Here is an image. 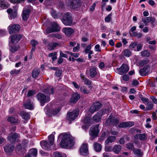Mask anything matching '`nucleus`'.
<instances>
[{
    "instance_id": "obj_1",
    "label": "nucleus",
    "mask_w": 157,
    "mask_h": 157,
    "mask_svg": "<svg viewBox=\"0 0 157 157\" xmlns=\"http://www.w3.org/2000/svg\"><path fill=\"white\" fill-rule=\"evenodd\" d=\"M74 138L71 135L65 134L63 136L60 144L63 148H70L74 145Z\"/></svg>"
},
{
    "instance_id": "obj_2",
    "label": "nucleus",
    "mask_w": 157,
    "mask_h": 157,
    "mask_svg": "<svg viewBox=\"0 0 157 157\" xmlns=\"http://www.w3.org/2000/svg\"><path fill=\"white\" fill-rule=\"evenodd\" d=\"M61 20L63 24L66 26H71L73 25V18L69 13H64Z\"/></svg>"
},
{
    "instance_id": "obj_3",
    "label": "nucleus",
    "mask_w": 157,
    "mask_h": 157,
    "mask_svg": "<svg viewBox=\"0 0 157 157\" xmlns=\"http://www.w3.org/2000/svg\"><path fill=\"white\" fill-rule=\"evenodd\" d=\"M36 97L40 102L42 106H43L45 103L49 102L50 100L49 97H47L43 93L40 92L36 95Z\"/></svg>"
},
{
    "instance_id": "obj_4",
    "label": "nucleus",
    "mask_w": 157,
    "mask_h": 157,
    "mask_svg": "<svg viewBox=\"0 0 157 157\" xmlns=\"http://www.w3.org/2000/svg\"><path fill=\"white\" fill-rule=\"evenodd\" d=\"M51 27H48L46 30V32L48 34L55 32H59L60 30V27L55 22L51 23Z\"/></svg>"
},
{
    "instance_id": "obj_5",
    "label": "nucleus",
    "mask_w": 157,
    "mask_h": 157,
    "mask_svg": "<svg viewBox=\"0 0 157 157\" xmlns=\"http://www.w3.org/2000/svg\"><path fill=\"white\" fill-rule=\"evenodd\" d=\"M79 114V111L78 109H75L72 111L68 113L67 114L66 119L68 120L71 124V121H74L77 117Z\"/></svg>"
},
{
    "instance_id": "obj_6",
    "label": "nucleus",
    "mask_w": 157,
    "mask_h": 157,
    "mask_svg": "<svg viewBox=\"0 0 157 157\" xmlns=\"http://www.w3.org/2000/svg\"><path fill=\"white\" fill-rule=\"evenodd\" d=\"M21 28L20 26L18 24H11L7 28L9 34L16 33H18Z\"/></svg>"
},
{
    "instance_id": "obj_7",
    "label": "nucleus",
    "mask_w": 157,
    "mask_h": 157,
    "mask_svg": "<svg viewBox=\"0 0 157 157\" xmlns=\"http://www.w3.org/2000/svg\"><path fill=\"white\" fill-rule=\"evenodd\" d=\"M99 124H97L93 125L90 128L89 134L93 137L96 138L98 136L99 132Z\"/></svg>"
},
{
    "instance_id": "obj_8",
    "label": "nucleus",
    "mask_w": 157,
    "mask_h": 157,
    "mask_svg": "<svg viewBox=\"0 0 157 157\" xmlns=\"http://www.w3.org/2000/svg\"><path fill=\"white\" fill-rule=\"evenodd\" d=\"M66 3L69 6H71L73 9L78 8L81 5L80 0H66Z\"/></svg>"
},
{
    "instance_id": "obj_9",
    "label": "nucleus",
    "mask_w": 157,
    "mask_h": 157,
    "mask_svg": "<svg viewBox=\"0 0 157 157\" xmlns=\"http://www.w3.org/2000/svg\"><path fill=\"white\" fill-rule=\"evenodd\" d=\"M102 106V105L98 102L94 103L90 107L89 109V112L93 114L100 109Z\"/></svg>"
},
{
    "instance_id": "obj_10",
    "label": "nucleus",
    "mask_w": 157,
    "mask_h": 157,
    "mask_svg": "<svg viewBox=\"0 0 157 157\" xmlns=\"http://www.w3.org/2000/svg\"><path fill=\"white\" fill-rule=\"evenodd\" d=\"M104 109H101V111L98 112L93 117L94 121L97 123L100 122L102 116L104 114Z\"/></svg>"
},
{
    "instance_id": "obj_11",
    "label": "nucleus",
    "mask_w": 157,
    "mask_h": 157,
    "mask_svg": "<svg viewBox=\"0 0 157 157\" xmlns=\"http://www.w3.org/2000/svg\"><path fill=\"white\" fill-rule=\"evenodd\" d=\"M88 144H82L79 150V152L81 155L86 156L88 155Z\"/></svg>"
},
{
    "instance_id": "obj_12",
    "label": "nucleus",
    "mask_w": 157,
    "mask_h": 157,
    "mask_svg": "<svg viewBox=\"0 0 157 157\" xmlns=\"http://www.w3.org/2000/svg\"><path fill=\"white\" fill-rule=\"evenodd\" d=\"M129 69V67L127 65L123 64L120 68H117V70L119 74L122 75L126 73L128 71Z\"/></svg>"
},
{
    "instance_id": "obj_13",
    "label": "nucleus",
    "mask_w": 157,
    "mask_h": 157,
    "mask_svg": "<svg viewBox=\"0 0 157 157\" xmlns=\"http://www.w3.org/2000/svg\"><path fill=\"white\" fill-rule=\"evenodd\" d=\"M80 98L79 94L77 93L73 94L70 99V102L75 103Z\"/></svg>"
},
{
    "instance_id": "obj_14",
    "label": "nucleus",
    "mask_w": 157,
    "mask_h": 157,
    "mask_svg": "<svg viewBox=\"0 0 157 157\" xmlns=\"http://www.w3.org/2000/svg\"><path fill=\"white\" fill-rule=\"evenodd\" d=\"M134 125V123L133 122L128 121L120 123L118 125V127L121 128H125L127 127H131Z\"/></svg>"
},
{
    "instance_id": "obj_15",
    "label": "nucleus",
    "mask_w": 157,
    "mask_h": 157,
    "mask_svg": "<svg viewBox=\"0 0 157 157\" xmlns=\"http://www.w3.org/2000/svg\"><path fill=\"white\" fill-rule=\"evenodd\" d=\"M63 31L68 36H70L74 32V30L70 27H66L63 28Z\"/></svg>"
},
{
    "instance_id": "obj_16",
    "label": "nucleus",
    "mask_w": 157,
    "mask_h": 157,
    "mask_svg": "<svg viewBox=\"0 0 157 157\" xmlns=\"http://www.w3.org/2000/svg\"><path fill=\"white\" fill-rule=\"evenodd\" d=\"M25 150V147L22 146L21 144H19L16 147V152L19 155H23L24 154Z\"/></svg>"
},
{
    "instance_id": "obj_17",
    "label": "nucleus",
    "mask_w": 157,
    "mask_h": 157,
    "mask_svg": "<svg viewBox=\"0 0 157 157\" xmlns=\"http://www.w3.org/2000/svg\"><path fill=\"white\" fill-rule=\"evenodd\" d=\"M40 144L43 148L47 150L50 149V147L52 145L46 140L41 141Z\"/></svg>"
},
{
    "instance_id": "obj_18",
    "label": "nucleus",
    "mask_w": 157,
    "mask_h": 157,
    "mask_svg": "<svg viewBox=\"0 0 157 157\" xmlns=\"http://www.w3.org/2000/svg\"><path fill=\"white\" fill-rule=\"evenodd\" d=\"M14 149V147L12 145L6 144L4 147L5 151L8 154H11Z\"/></svg>"
},
{
    "instance_id": "obj_19",
    "label": "nucleus",
    "mask_w": 157,
    "mask_h": 157,
    "mask_svg": "<svg viewBox=\"0 0 157 157\" xmlns=\"http://www.w3.org/2000/svg\"><path fill=\"white\" fill-rule=\"evenodd\" d=\"M18 138V135L17 133H11L8 136L7 139L10 142H14Z\"/></svg>"
},
{
    "instance_id": "obj_20",
    "label": "nucleus",
    "mask_w": 157,
    "mask_h": 157,
    "mask_svg": "<svg viewBox=\"0 0 157 157\" xmlns=\"http://www.w3.org/2000/svg\"><path fill=\"white\" fill-rule=\"evenodd\" d=\"M61 45V44L59 43L52 42L49 43L48 48L50 50L52 51L57 46H60Z\"/></svg>"
},
{
    "instance_id": "obj_21",
    "label": "nucleus",
    "mask_w": 157,
    "mask_h": 157,
    "mask_svg": "<svg viewBox=\"0 0 157 157\" xmlns=\"http://www.w3.org/2000/svg\"><path fill=\"white\" fill-rule=\"evenodd\" d=\"M81 78L84 82V84L86 85L91 86L92 85V82L85 77V76L82 74H80Z\"/></svg>"
},
{
    "instance_id": "obj_22",
    "label": "nucleus",
    "mask_w": 157,
    "mask_h": 157,
    "mask_svg": "<svg viewBox=\"0 0 157 157\" xmlns=\"http://www.w3.org/2000/svg\"><path fill=\"white\" fill-rule=\"evenodd\" d=\"M148 67L149 66L147 65L139 70V72L141 76H144L147 74L148 72Z\"/></svg>"
},
{
    "instance_id": "obj_23",
    "label": "nucleus",
    "mask_w": 157,
    "mask_h": 157,
    "mask_svg": "<svg viewBox=\"0 0 157 157\" xmlns=\"http://www.w3.org/2000/svg\"><path fill=\"white\" fill-rule=\"evenodd\" d=\"M43 92L47 94H53L54 93V89L52 87L49 86L45 88Z\"/></svg>"
},
{
    "instance_id": "obj_24",
    "label": "nucleus",
    "mask_w": 157,
    "mask_h": 157,
    "mask_svg": "<svg viewBox=\"0 0 157 157\" xmlns=\"http://www.w3.org/2000/svg\"><path fill=\"white\" fill-rule=\"evenodd\" d=\"M25 36L21 34H15L10 35L9 37L10 39H24Z\"/></svg>"
},
{
    "instance_id": "obj_25",
    "label": "nucleus",
    "mask_w": 157,
    "mask_h": 157,
    "mask_svg": "<svg viewBox=\"0 0 157 157\" xmlns=\"http://www.w3.org/2000/svg\"><path fill=\"white\" fill-rule=\"evenodd\" d=\"M8 121L11 123L14 124H18L20 122L17 118L13 117H9L8 118Z\"/></svg>"
},
{
    "instance_id": "obj_26",
    "label": "nucleus",
    "mask_w": 157,
    "mask_h": 157,
    "mask_svg": "<svg viewBox=\"0 0 157 157\" xmlns=\"http://www.w3.org/2000/svg\"><path fill=\"white\" fill-rule=\"evenodd\" d=\"M97 74L96 69L95 67H91L89 70L90 75L91 78H94L95 76Z\"/></svg>"
},
{
    "instance_id": "obj_27",
    "label": "nucleus",
    "mask_w": 157,
    "mask_h": 157,
    "mask_svg": "<svg viewBox=\"0 0 157 157\" xmlns=\"http://www.w3.org/2000/svg\"><path fill=\"white\" fill-rule=\"evenodd\" d=\"M29 13L30 11L28 9L24 10L22 14V19L24 21L27 20L29 17Z\"/></svg>"
},
{
    "instance_id": "obj_28",
    "label": "nucleus",
    "mask_w": 157,
    "mask_h": 157,
    "mask_svg": "<svg viewBox=\"0 0 157 157\" xmlns=\"http://www.w3.org/2000/svg\"><path fill=\"white\" fill-rule=\"evenodd\" d=\"M9 6V4L4 0H0V8L2 9H6Z\"/></svg>"
},
{
    "instance_id": "obj_29",
    "label": "nucleus",
    "mask_w": 157,
    "mask_h": 157,
    "mask_svg": "<svg viewBox=\"0 0 157 157\" xmlns=\"http://www.w3.org/2000/svg\"><path fill=\"white\" fill-rule=\"evenodd\" d=\"M122 149L121 146L119 145H115L112 149V151L115 154L119 153Z\"/></svg>"
},
{
    "instance_id": "obj_30",
    "label": "nucleus",
    "mask_w": 157,
    "mask_h": 157,
    "mask_svg": "<svg viewBox=\"0 0 157 157\" xmlns=\"http://www.w3.org/2000/svg\"><path fill=\"white\" fill-rule=\"evenodd\" d=\"M133 152L134 153V154L136 155L137 157H142L143 155V152L140 149L137 148L134 149L133 151Z\"/></svg>"
},
{
    "instance_id": "obj_31",
    "label": "nucleus",
    "mask_w": 157,
    "mask_h": 157,
    "mask_svg": "<svg viewBox=\"0 0 157 157\" xmlns=\"http://www.w3.org/2000/svg\"><path fill=\"white\" fill-rule=\"evenodd\" d=\"M32 103L31 102L30 100L28 99V101L24 103V105L26 109H33Z\"/></svg>"
},
{
    "instance_id": "obj_32",
    "label": "nucleus",
    "mask_w": 157,
    "mask_h": 157,
    "mask_svg": "<svg viewBox=\"0 0 157 157\" xmlns=\"http://www.w3.org/2000/svg\"><path fill=\"white\" fill-rule=\"evenodd\" d=\"M94 147L96 152H99L101 150L102 146L100 144L97 142H94Z\"/></svg>"
},
{
    "instance_id": "obj_33",
    "label": "nucleus",
    "mask_w": 157,
    "mask_h": 157,
    "mask_svg": "<svg viewBox=\"0 0 157 157\" xmlns=\"http://www.w3.org/2000/svg\"><path fill=\"white\" fill-rule=\"evenodd\" d=\"M40 73V70L38 68L34 69L32 71V76L33 78H36Z\"/></svg>"
},
{
    "instance_id": "obj_34",
    "label": "nucleus",
    "mask_w": 157,
    "mask_h": 157,
    "mask_svg": "<svg viewBox=\"0 0 157 157\" xmlns=\"http://www.w3.org/2000/svg\"><path fill=\"white\" fill-rule=\"evenodd\" d=\"M10 51L12 53H14L15 52L17 51L19 48V45H12L11 44L9 45Z\"/></svg>"
},
{
    "instance_id": "obj_35",
    "label": "nucleus",
    "mask_w": 157,
    "mask_h": 157,
    "mask_svg": "<svg viewBox=\"0 0 157 157\" xmlns=\"http://www.w3.org/2000/svg\"><path fill=\"white\" fill-rule=\"evenodd\" d=\"M20 115L22 118L25 120H27L30 118V114L25 112H21Z\"/></svg>"
},
{
    "instance_id": "obj_36",
    "label": "nucleus",
    "mask_w": 157,
    "mask_h": 157,
    "mask_svg": "<svg viewBox=\"0 0 157 157\" xmlns=\"http://www.w3.org/2000/svg\"><path fill=\"white\" fill-rule=\"evenodd\" d=\"M134 138L136 139H139L140 140H146V136L144 133L137 134L134 136Z\"/></svg>"
},
{
    "instance_id": "obj_37",
    "label": "nucleus",
    "mask_w": 157,
    "mask_h": 157,
    "mask_svg": "<svg viewBox=\"0 0 157 157\" xmlns=\"http://www.w3.org/2000/svg\"><path fill=\"white\" fill-rule=\"evenodd\" d=\"M90 117H86L83 120V122L87 126H89L91 124Z\"/></svg>"
},
{
    "instance_id": "obj_38",
    "label": "nucleus",
    "mask_w": 157,
    "mask_h": 157,
    "mask_svg": "<svg viewBox=\"0 0 157 157\" xmlns=\"http://www.w3.org/2000/svg\"><path fill=\"white\" fill-rule=\"evenodd\" d=\"M116 140V137L113 136H110L105 141V143L106 144H108L110 143H112L114 142Z\"/></svg>"
},
{
    "instance_id": "obj_39",
    "label": "nucleus",
    "mask_w": 157,
    "mask_h": 157,
    "mask_svg": "<svg viewBox=\"0 0 157 157\" xmlns=\"http://www.w3.org/2000/svg\"><path fill=\"white\" fill-rule=\"evenodd\" d=\"M30 43L32 46V48L31 49V52H33L35 51V46L37 45L38 44V42L35 40H32Z\"/></svg>"
},
{
    "instance_id": "obj_40",
    "label": "nucleus",
    "mask_w": 157,
    "mask_h": 157,
    "mask_svg": "<svg viewBox=\"0 0 157 157\" xmlns=\"http://www.w3.org/2000/svg\"><path fill=\"white\" fill-rule=\"evenodd\" d=\"M149 62V61L148 59H144L140 61L139 64L140 66L142 67L148 64Z\"/></svg>"
},
{
    "instance_id": "obj_41",
    "label": "nucleus",
    "mask_w": 157,
    "mask_h": 157,
    "mask_svg": "<svg viewBox=\"0 0 157 157\" xmlns=\"http://www.w3.org/2000/svg\"><path fill=\"white\" fill-rule=\"evenodd\" d=\"M51 38H57L59 39L62 38V36L59 33H52L49 35Z\"/></svg>"
},
{
    "instance_id": "obj_42",
    "label": "nucleus",
    "mask_w": 157,
    "mask_h": 157,
    "mask_svg": "<svg viewBox=\"0 0 157 157\" xmlns=\"http://www.w3.org/2000/svg\"><path fill=\"white\" fill-rule=\"evenodd\" d=\"M152 18V17H145L144 18H142V20L145 24V25H147V23L150 22L151 21Z\"/></svg>"
},
{
    "instance_id": "obj_43",
    "label": "nucleus",
    "mask_w": 157,
    "mask_h": 157,
    "mask_svg": "<svg viewBox=\"0 0 157 157\" xmlns=\"http://www.w3.org/2000/svg\"><path fill=\"white\" fill-rule=\"evenodd\" d=\"M123 55L126 57H129L131 55V51L128 49L124 50L122 52Z\"/></svg>"
},
{
    "instance_id": "obj_44",
    "label": "nucleus",
    "mask_w": 157,
    "mask_h": 157,
    "mask_svg": "<svg viewBox=\"0 0 157 157\" xmlns=\"http://www.w3.org/2000/svg\"><path fill=\"white\" fill-rule=\"evenodd\" d=\"M119 123V120L112 116L111 124L117 126Z\"/></svg>"
},
{
    "instance_id": "obj_45",
    "label": "nucleus",
    "mask_w": 157,
    "mask_h": 157,
    "mask_svg": "<svg viewBox=\"0 0 157 157\" xmlns=\"http://www.w3.org/2000/svg\"><path fill=\"white\" fill-rule=\"evenodd\" d=\"M146 109L147 110H151L153 107V103L151 101H149L146 104Z\"/></svg>"
},
{
    "instance_id": "obj_46",
    "label": "nucleus",
    "mask_w": 157,
    "mask_h": 157,
    "mask_svg": "<svg viewBox=\"0 0 157 157\" xmlns=\"http://www.w3.org/2000/svg\"><path fill=\"white\" fill-rule=\"evenodd\" d=\"M21 72V70H17L14 69L12 70L10 72V74L14 76H16L18 75Z\"/></svg>"
},
{
    "instance_id": "obj_47",
    "label": "nucleus",
    "mask_w": 157,
    "mask_h": 157,
    "mask_svg": "<svg viewBox=\"0 0 157 157\" xmlns=\"http://www.w3.org/2000/svg\"><path fill=\"white\" fill-rule=\"evenodd\" d=\"M126 147L129 150H133L135 149L133 144L132 143H128L126 144Z\"/></svg>"
},
{
    "instance_id": "obj_48",
    "label": "nucleus",
    "mask_w": 157,
    "mask_h": 157,
    "mask_svg": "<svg viewBox=\"0 0 157 157\" xmlns=\"http://www.w3.org/2000/svg\"><path fill=\"white\" fill-rule=\"evenodd\" d=\"M49 143L51 145H53L54 140V136L52 134L50 135L48 137Z\"/></svg>"
},
{
    "instance_id": "obj_49",
    "label": "nucleus",
    "mask_w": 157,
    "mask_h": 157,
    "mask_svg": "<svg viewBox=\"0 0 157 157\" xmlns=\"http://www.w3.org/2000/svg\"><path fill=\"white\" fill-rule=\"evenodd\" d=\"M141 56L143 57H149L150 55V53L147 50H144L141 52Z\"/></svg>"
},
{
    "instance_id": "obj_50",
    "label": "nucleus",
    "mask_w": 157,
    "mask_h": 157,
    "mask_svg": "<svg viewBox=\"0 0 157 157\" xmlns=\"http://www.w3.org/2000/svg\"><path fill=\"white\" fill-rule=\"evenodd\" d=\"M36 94V91L34 90H30L27 94V96L31 97L33 96Z\"/></svg>"
},
{
    "instance_id": "obj_51",
    "label": "nucleus",
    "mask_w": 157,
    "mask_h": 157,
    "mask_svg": "<svg viewBox=\"0 0 157 157\" xmlns=\"http://www.w3.org/2000/svg\"><path fill=\"white\" fill-rule=\"evenodd\" d=\"M80 91L82 93L84 94H88L90 93V91L89 90H86L85 87L82 86L80 88Z\"/></svg>"
},
{
    "instance_id": "obj_52",
    "label": "nucleus",
    "mask_w": 157,
    "mask_h": 157,
    "mask_svg": "<svg viewBox=\"0 0 157 157\" xmlns=\"http://www.w3.org/2000/svg\"><path fill=\"white\" fill-rule=\"evenodd\" d=\"M19 40H10L9 41V45L10 44L12 45H16L15 44H17L19 41Z\"/></svg>"
},
{
    "instance_id": "obj_53",
    "label": "nucleus",
    "mask_w": 157,
    "mask_h": 157,
    "mask_svg": "<svg viewBox=\"0 0 157 157\" xmlns=\"http://www.w3.org/2000/svg\"><path fill=\"white\" fill-rule=\"evenodd\" d=\"M111 16L112 13H110L109 14L107 17H105V21L107 22H109L112 18L111 17Z\"/></svg>"
},
{
    "instance_id": "obj_54",
    "label": "nucleus",
    "mask_w": 157,
    "mask_h": 157,
    "mask_svg": "<svg viewBox=\"0 0 157 157\" xmlns=\"http://www.w3.org/2000/svg\"><path fill=\"white\" fill-rule=\"evenodd\" d=\"M91 44H89L85 48L84 52L86 54L88 53L91 49Z\"/></svg>"
},
{
    "instance_id": "obj_55",
    "label": "nucleus",
    "mask_w": 157,
    "mask_h": 157,
    "mask_svg": "<svg viewBox=\"0 0 157 157\" xmlns=\"http://www.w3.org/2000/svg\"><path fill=\"white\" fill-rule=\"evenodd\" d=\"M60 110L59 108H56L52 110V113L53 115H56L59 112Z\"/></svg>"
},
{
    "instance_id": "obj_56",
    "label": "nucleus",
    "mask_w": 157,
    "mask_h": 157,
    "mask_svg": "<svg viewBox=\"0 0 157 157\" xmlns=\"http://www.w3.org/2000/svg\"><path fill=\"white\" fill-rule=\"evenodd\" d=\"M53 157H63L62 155L60 153L57 152H55L53 153Z\"/></svg>"
},
{
    "instance_id": "obj_57",
    "label": "nucleus",
    "mask_w": 157,
    "mask_h": 157,
    "mask_svg": "<svg viewBox=\"0 0 157 157\" xmlns=\"http://www.w3.org/2000/svg\"><path fill=\"white\" fill-rule=\"evenodd\" d=\"M137 45L136 42L132 43L129 46V48L131 50H132Z\"/></svg>"
},
{
    "instance_id": "obj_58",
    "label": "nucleus",
    "mask_w": 157,
    "mask_h": 157,
    "mask_svg": "<svg viewBox=\"0 0 157 157\" xmlns=\"http://www.w3.org/2000/svg\"><path fill=\"white\" fill-rule=\"evenodd\" d=\"M51 14L52 16L54 18H56L58 17V15L55 11L52 10L51 12Z\"/></svg>"
},
{
    "instance_id": "obj_59",
    "label": "nucleus",
    "mask_w": 157,
    "mask_h": 157,
    "mask_svg": "<svg viewBox=\"0 0 157 157\" xmlns=\"http://www.w3.org/2000/svg\"><path fill=\"white\" fill-rule=\"evenodd\" d=\"M139 84V82L137 80L134 79L133 80L132 85L133 86H136L138 85Z\"/></svg>"
},
{
    "instance_id": "obj_60",
    "label": "nucleus",
    "mask_w": 157,
    "mask_h": 157,
    "mask_svg": "<svg viewBox=\"0 0 157 157\" xmlns=\"http://www.w3.org/2000/svg\"><path fill=\"white\" fill-rule=\"evenodd\" d=\"M122 78L125 81H128L129 80V76L126 74L123 75L122 77Z\"/></svg>"
},
{
    "instance_id": "obj_61",
    "label": "nucleus",
    "mask_w": 157,
    "mask_h": 157,
    "mask_svg": "<svg viewBox=\"0 0 157 157\" xmlns=\"http://www.w3.org/2000/svg\"><path fill=\"white\" fill-rule=\"evenodd\" d=\"M62 72V70H60L56 71L55 73L56 76L57 77H60L61 75Z\"/></svg>"
},
{
    "instance_id": "obj_62",
    "label": "nucleus",
    "mask_w": 157,
    "mask_h": 157,
    "mask_svg": "<svg viewBox=\"0 0 157 157\" xmlns=\"http://www.w3.org/2000/svg\"><path fill=\"white\" fill-rule=\"evenodd\" d=\"M140 98H141V101H143L144 103H147L149 102V99L147 98L140 97Z\"/></svg>"
},
{
    "instance_id": "obj_63",
    "label": "nucleus",
    "mask_w": 157,
    "mask_h": 157,
    "mask_svg": "<svg viewBox=\"0 0 157 157\" xmlns=\"http://www.w3.org/2000/svg\"><path fill=\"white\" fill-rule=\"evenodd\" d=\"M28 143V141L27 140H24L22 142V144L21 145L22 146L23 145L24 147H25V148Z\"/></svg>"
},
{
    "instance_id": "obj_64",
    "label": "nucleus",
    "mask_w": 157,
    "mask_h": 157,
    "mask_svg": "<svg viewBox=\"0 0 157 157\" xmlns=\"http://www.w3.org/2000/svg\"><path fill=\"white\" fill-rule=\"evenodd\" d=\"M37 149H33L32 151V154L34 156H36L37 155Z\"/></svg>"
}]
</instances>
